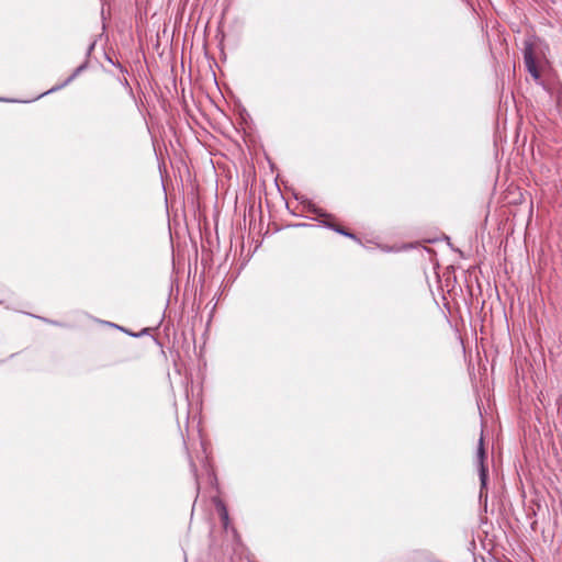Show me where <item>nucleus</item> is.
Returning a JSON list of instances; mask_svg holds the SVG:
<instances>
[{"instance_id":"obj_1","label":"nucleus","mask_w":562,"mask_h":562,"mask_svg":"<svg viewBox=\"0 0 562 562\" xmlns=\"http://www.w3.org/2000/svg\"><path fill=\"white\" fill-rule=\"evenodd\" d=\"M524 64L527 71L531 75L535 80L540 79V72L536 64L535 47L533 43L526 41L524 44Z\"/></svg>"},{"instance_id":"obj_2","label":"nucleus","mask_w":562,"mask_h":562,"mask_svg":"<svg viewBox=\"0 0 562 562\" xmlns=\"http://www.w3.org/2000/svg\"><path fill=\"white\" fill-rule=\"evenodd\" d=\"M486 452L484 448L483 438L481 437L479 440L477 451H476V462L479 467V476L481 482V491L480 494H483V490L486 488L487 485V468L485 465Z\"/></svg>"},{"instance_id":"obj_3","label":"nucleus","mask_w":562,"mask_h":562,"mask_svg":"<svg viewBox=\"0 0 562 562\" xmlns=\"http://www.w3.org/2000/svg\"><path fill=\"white\" fill-rule=\"evenodd\" d=\"M88 66V60H86L83 64H81L80 66H78L74 72L71 74V76L65 81L64 85H61V87L68 85L69 82H71L79 74H81Z\"/></svg>"},{"instance_id":"obj_4","label":"nucleus","mask_w":562,"mask_h":562,"mask_svg":"<svg viewBox=\"0 0 562 562\" xmlns=\"http://www.w3.org/2000/svg\"><path fill=\"white\" fill-rule=\"evenodd\" d=\"M326 226L330 227L331 229H334L336 233H338L340 235H344V236L349 237L351 239H357L355 234H352L350 232H347L345 228H342L340 226H335L334 224H328V223H326Z\"/></svg>"},{"instance_id":"obj_5","label":"nucleus","mask_w":562,"mask_h":562,"mask_svg":"<svg viewBox=\"0 0 562 562\" xmlns=\"http://www.w3.org/2000/svg\"><path fill=\"white\" fill-rule=\"evenodd\" d=\"M221 518L223 520L224 527L226 528L228 524V513L224 506L222 507Z\"/></svg>"},{"instance_id":"obj_6","label":"nucleus","mask_w":562,"mask_h":562,"mask_svg":"<svg viewBox=\"0 0 562 562\" xmlns=\"http://www.w3.org/2000/svg\"><path fill=\"white\" fill-rule=\"evenodd\" d=\"M95 43H97V41H95V40H93V41H91V43L89 44V46H88V48H87V55H88V56H89V55L92 53V50L94 49V47H95Z\"/></svg>"},{"instance_id":"obj_7","label":"nucleus","mask_w":562,"mask_h":562,"mask_svg":"<svg viewBox=\"0 0 562 562\" xmlns=\"http://www.w3.org/2000/svg\"><path fill=\"white\" fill-rule=\"evenodd\" d=\"M117 67L121 69V71L124 70L123 66L121 64H117Z\"/></svg>"}]
</instances>
